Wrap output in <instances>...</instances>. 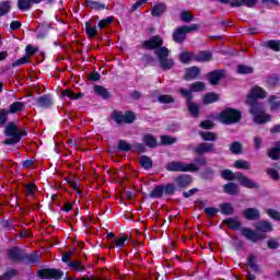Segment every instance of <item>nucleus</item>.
Returning <instances> with one entry per match:
<instances>
[{"mask_svg":"<svg viewBox=\"0 0 280 280\" xmlns=\"http://www.w3.org/2000/svg\"><path fill=\"white\" fill-rule=\"evenodd\" d=\"M140 48L147 51H153L156 56L160 67L163 71H170L174 67V60L170 59V49L163 46V37L154 35L140 43Z\"/></svg>","mask_w":280,"mask_h":280,"instance_id":"obj_1","label":"nucleus"},{"mask_svg":"<svg viewBox=\"0 0 280 280\" xmlns=\"http://www.w3.org/2000/svg\"><path fill=\"white\" fill-rule=\"evenodd\" d=\"M272 231H275L272 223H270L268 220H262L256 224V231L249 228H243L242 235H244L248 242L257 244V242H261L268 237L266 233H272Z\"/></svg>","mask_w":280,"mask_h":280,"instance_id":"obj_2","label":"nucleus"},{"mask_svg":"<svg viewBox=\"0 0 280 280\" xmlns=\"http://www.w3.org/2000/svg\"><path fill=\"white\" fill-rule=\"evenodd\" d=\"M221 178L223 180H237L241 187H245V189H260L259 183L246 177L243 173H233V171L226 168L221 172Z\"/></svg>","mask_w":280,"mask_h":280,"instance_id":"obj_3","label":"nucleus"},{"mask_svg":"<svg viewBox=\"0 0 280 280\" xmlns=\"http://www.w3.org/2000/svg\"><path fill=\"white\" fill-rule=\"evenodd\" d=\"M4 137H8L3 141L4 145H16L23 137H27V131H21L16 126V122L10 121L4 128Z\"/></svg>","mask_w":280,"mask_h":280,"instance_id":"obj_4","label":"nucleus"},{"mask_svg":"<svg viewBox=\"0 0 280 280\" xmlns=\"http://www.w3.org/2000/svg\"><path fill=\"white\" fill-rule=\"evenodd\" d=\"M217 119L224 126H233V124L242 121V112L237 108L225 107L217 115Z\"/></svg>","mask_w":280,"mask_h":280,"instance_id":"obj_5","label":"nucleus"},{"mask_svg":"<svg viewBox=\"0 0 280 280\" xmlns=\"http://www.w3.org/2000/svg\"><path fill=\"white\" fill-rule=\"evenodd\" d=\"M112 119L117 126H121V124L131 125L133 121H137V114L132 110H126L125 113L114 110L112 113Z\"/></svg>","mask_w":280,"mask_h":280,"instance_id":"obj_6","label":"nucleus"},{"mask_svg":"<svg viewBox=\"0 0 280 280\" xmlns=\"http://www.w3.org/2000/svg\"><path fill=\"white\" fill-rule=\"evenodd\" d=\"M37 277L43 280H60L65 277V272L56 268H43L37 270Z\"/></svg>","mask_w":280,"mask_h":280,"instance_id":"obj_7","label":"nucleus"},{"mask_svg":"<svg viewBox=\"0 0 280 280\" xmlns=\"http://www.w3.org/2000/svg\"><path fill=\"white\" fill-rule=\"evenodd\" d=\"M199 30V24L178 26L176 28V43H185V40H187V34H191V32H198Z\"/></svg>","mask_w":280,"mask_h":280,"instance_id":"obj_8","label":"nucleus"},{"mask_svg":"<svg viewBox=\"0 0 280 280\" xmlns=\"http://www.w3.org/2000/svg\"><path fill=\"white\" fill-rule=\"evenodd\" d=\"M183 97L186 100V107L188 113L195 118L200 117V105L194 102V94L190 92H183Z\"/></svg>","mask_w":280,"mask_h":280,"instance_id":"obj_9","label":"nucleus"},{"mask_svg":"<svg viewBox=\"0 0 280 280\" xmlns=\"http://www.w3.org/2000/svg\"><path fill=\"white\" fill-rule=\"evenodd\" d=\"M192 152L198 156H202V154H210L211 152H215V144L211 142H201L192 149Z\"/></svg>","mask_w":280,"mask_h":280,"instance_id":"obj_10","label":"nucleus"},{"mask_svg":"<svg viewBox=\"0 0 280 280\" xmlns=\"http://www.w3.org/2000/svg\"><path fill=\"white\" fill-rule=\"evenodd\" d=\"M36 104L39 108L47 110L54 107V95L52 94H44L36 98Z\"/></svg>","mask_w":280,"mask_h":280,"instance_id":"obj_11","label":"nucleus"},{"mask_svg":"<svg viewBox=\"0 0 280 280\" xmlns=\"http://www.w3.org/2000/svg\"><path fill=\"white\" fill-rule=\"evenodd\" d=\"M268 93L261 86H254L247 95V101L257 102L258 100H266Z\"/></svg>","mask_w":280,"mask_h":280,"instance_id":"obj_12","label":"nucleus"},{"mask_svg":"<svg viewBox=\"0 0 280 280\" xmlns=\"http://www.w3.org/2000/svg\"><path fill=\"white\" fill-rule=\"evenodd\" d=\"M225 75L226 74L224 73V70H213L207 73L208 82L212 86H218V84H220V81L223 80Z\"/></svg>","mask_w":280,"mask_h":280,"instance_id":"obj_13","label":"nucleus"},{"mask_svg":"<svg viewBox=\"0 0 280 280\" xmlns=\"http://www.w3.org/2000/svg\"><path fill=\"white\" fill-rule=\"evenodd\" d=\"M8 257L12 261H25V253H23V249L16 246L8 249Z\"/></svg>","mask_w":280,"mask_h":280,"instance_id":"obj_14","label":"nucleus"},{"mask_svg":"<svg viewBox=\"0 0 280 280\" xmlns=\"http://www.w3.org/2000/svg\"><path fill=\"white\" fill-rule=\"evenodd\" d=\"M247 106H249V114L254 117L255 115H259L266 112V107L264 103H259V101H246Z\"/></svg>","mask_w":280,"mask_h":280,"instance_id":"obj_15","label":"nucleus"},{"mask_svg":"<svg viewBox=\"0 0 280 280\" xmlns=\"http://www.w3.org/2000/svg\"><path fill=\"white\" fill-rule=\"evenodd\" d=\"M198 78H200V68L199 67L191 66V67L185 69L184 80H186V82H191L194 80H198Z\"/></svg>","mask_w":280,"mask_h":280,"instance_id":"obj_16","label":"nucleus"},{"mask_svg":"<svg viewBox=\"0 0 280 280\" xmlns=\"http://www.w3.org/2000/svg\"><path fill=\"white\" fill-rule=\"evenodd\" d=\"M176 172H190L196 174V172H200V166L195 163L176 162Z\"/></svg>","mask_w":280,"mask_h":280,"instance_id":"obj_17","label":"nucleus"},{"mask_svg":"<svg viewBox=\"0 0 280 280\" xmlns=\"http://www.w3.org/2000/svg\"><path fill=\"white\" fill-rule=\"evenodd\" d=\"M194 183V177L188 174H180L176 177V185L179 189H185Z\"/></svg>","mask_w":280,"mask_h":280,"instance_id":"obj_18","label":"nucleus"},{"mask_svg":"<svg viewBox=\"0 0 280 280\" xmlns=\"http://www.w3.org/2000/svg\"><path fill=\"white\" fill-rule=\"evenodd\" d=\"M205 89H207V85L205 84V82L197 81V82H194L190 84L189 90L180 88L179 93L183 97L184 92H188V93H190V95H192V93H201V91H205Z\"/></svg>","mask_w":280,"mask_h":280,"instance_id":"obj_19","label":"nucleus"},{"mask_svg":"<svg viewBox=\"0 0 280 280\" xmlns=\"http://www.w3.org/2000/svg\"><path fill=\"white\" fill-rule=\"evenodd\" d=\"M243 218L249 222H255L261 218V213L257 208H246L243 210Z\"/></svg>","mask_w":280,"mask_h":280,"instance_id":"obj_20","label":"nucleus"},{"mask_svg":"<svg viewBox=\"0 0 280 280\" xmlns=\"http://www.w3.org/2000/svg\"><path fill=\"white\" fill-rule=\"evenodd\" d=\"M38 3H43V0H18V9L21 12H27L32 10V5H38Z\"/></svg>","mask_w":280,"mask_h":280,"instance_id":"obj_21","label":"nucleus"},{"mask_svg":"<svg viewBox=\"0 0 280 280\" xmlns=\"http://www.w3.org/2000/svg\"><path fill=\"white\" fill-rule=\"evenodd\" d=\"M82 5L83 8H90L95 12H100L102 10H108V7H106L104 3L100 2L98 0H85V2Z\"/></svg>","mask_w":280,"mask_h":280,"instance_id":"obj_22","label":"nucleus"},{"mask_svg":"<svg viewBox=\"0 0 280 280\" xmlns=\"http://www.w3.org/2000/svg\"><path fill=\"white\" fill-rule=\"evenodd\" d=\"M272 120V116L270 114H266V112H262L260 114H256L253 116L254 124H257L258 126H264Z\"/></svg>","mask_w":280,"mask_h":280,"instance_id":"obj_23","label":"nucleus"},{"mask_svg":"<svg viewBox=\"0 0 280 280\" xmlns=\"http://www.w3.org/2000/svg\"><path fill=\"white\" fill-rule=\"evenodd\" d=\"M257 1L258 0H232L230 8H242V5H245V8H255Z\"/></svg>","mask_w":280,"mask_h":280,"instance_id":"obj_24","label":"nucleus"},{"mask_svg":"<svg viewBox=\"0 0 280 280\" xmlns=\"http://www.w3.org/2000/svg\"><path fill=\"white\" fill-rule=\"evenodd\" d=\"M215 102H220V94L215 92H208L202 97V104L205 106H209V104H215Z\"/></svg>","mask_w":280,"mask_h":280,"instance_id":"obj_25","label":"nucleus"},{"mask_svg":"<svg viewBox=\"0 0 280 280\" xmlns=\"http://www.w3.org/2000/svg\"><path fill=\"white\" fill-rule=\"evenodd\" d=\"M223 224L232 229V231H240L242 229V222L237 218H226L223 220Z\"/></svg>","mask_w":280,"mask_h":280,"instance_id":"obj_26","label":"nucleus"},{"mask_svg":"<svg viewBox=\"0 0 280 280\" xmlns=\"http://www.w3.org/2000/svg\"><path fill=\"white\" fill-rule=\"evenodd\" d=\"M223 194H228L229 196H237L240 194V186L233 182H230L223 185Z\"/></svg>","mask_w":280,"mask_h":280,"instance_id":"obj_27","label":"nucleus"},{"mask_svg":"<svg viewBox=\"0 0 280 280\" xmlns=\"http://www.w3.org/2000/svg\"><path fill=\"white\" fill-rule=\"evenodd\" d=\"M194 60H196V62H211V60H213V54L209 50H201L194 57Z\"/></svg>","mask_w":280,"mask_h":280,"instance_id":"obj_28","label":"nucleus"},{"mask_svg":"<svg viewBox=\"0 0 280 280\" xmlns=\"http://www.w3.org/2000/svg\"><path fill=\"white\" fill-rule=\"evenodd\" d=\"M43 259V255L39 252H33L31 254H24V261L34 266V264H38Z\"/></svg>","mask_w":280,"mask_h":280,"instance_id":"obj_29","label":"nucleus"},{"mask_svg":"<svg viewBox=\"0 0 280 280\" xmlns=\"http://www.w3.org/2000/svg\"><path fill=\"white\" fill-rule=\"evenodd\" d=\"M142 141L147 145V148H151V150H154V148H159V141L153 135H144Z\"/></svg>","mask_w":280,"mask_h":280,"instance_id":"obj_30","label":"nucleus"},{"mask_svg":"<svg viewBox=\"0 0 280 280\" xmlns=\"http://www.w3.org/2000/svg\"><path fill=\"white\" fill-rule=\"evenodd\" d=\"M199 178L201 180H213L215 178V170L211 167H206L203 171L199 173Z\"/></svg>","mask_w":280,"mask_h":280,"instance_id":"obj_31","label":"nucleus"},{"mask_svg":"<svg viewBox=\"0 0 280 280\" xmlns=\"http://www.w3.org/2000/svg\"><path fill=\"white\" fill-rule=\"evenodd\" d=\"M112 152L118 150V152H130L132 150V144L128 143L126 140H118L117 147H112Z\"/></svg>","mask_w":280,"mask_h":280,"instance_id":"obj_32","label":"nucleus"},{"mask_svg":"<svg viewBox=\"0 0 280 280\" xmlns=\"http://www.w3.org/2000/svg\"><path fill=\"white\" fill-rule=\"evenodd\" d=\"M94 93L102 100H110V92L103 85H94Z\"/></svg>","mask_w":280,"mask_h":280,"instance_id":"obj_33","label":"nucleus"},{"mask_svg":"<svg viewBox=\"0 0 280 280\" xmlns=\"http://www.w3.org/2000/svg\"><path fill=\"white\" fill-rule=\"evenodd\" d=\"M85 34L88 38L92 39L100 34V31H97V26L95 24H92L91 22H85Z\"/></svg>","mask_w":280,"mask_h":280,"instance_id":"obj_34","label":"nucleus"},{"mask_svg":"<svg viewBox=\"0 0 280 280\" xmlns=\"http://www.w3.org/2000/svg\"><path fill=\"white\" fill-rule=\"evenodd\" d=\"M164 198H170L176 194V184L167 183L162 185Z\"/></svg>","mask_w":280,"mask_h":280,"instance_id":"obj_35","label":"nucleus"},{"mask_svg":"<svg viewBox=\"0 0 280 280\" xmlns=\"http://www.w3.org/2000/svg\"><path fill=\"white\" fill-rule=\"evenodd\" d=\"M165 195L163 192V186L156 185L154 188L150 191L149 198H153L154 200H161V198H164Z\"/></svg>","mask_w":280,"mask_h":280,"instance_id":"obj_36","label":"nucleus"},{"mask_svg":"<svg viewBox=\"0 0 280 280\" xmlns=\"http://www.w3.org/2000/svg\"><path fill=\"white\" fill-rule=\"evenodd\" d=\"M61 97H68V100H82L84 97V93L80 92L75 94L70 89H66L61 91Z\"/></svg>","mask_w":280,"mask_h":280,"instance_id":"obj_37","label":"nucleus"},{"mask_svg":"<svg viewBox=\"0 0 280 280\" xmlns=\"http://www.w3.org/2000/svg\"><path fill=\"white\" fill-rule=\"evenodd\" d=\"M165 10H167V5H165V3H163V2L156 3L151 9V15L152 16H161L162 14H164Z\"/></svg>","mask_w":280,"mask_h":280,"instance_id":"obj_38","label":"nucleus"},{"mask_svg":"<svg viewBox=\"0 0 280 280\" xmlns=\"http://www.w3.org/2000/svg\"><path fill=\"white\" fill-rule=\"evenodd\" d=\"M268 156L271 161H279L280 159V141L276 142V145L268 151Z\"/></svg>","mask_w":280,"mask_h":280,"instance_id":"obj_39","label":"nucleus"},{"mask_svg":"<svg viewBox=\"0 0 280 280\" xmlns=\"http://www.w3.org/2000/svg\"><path fill=\"white\" fill-rule=\"evenodd\" d=\"M220 211L223 215H233L235 208H233V203L231 202H223L220 205Z\"/></svg>","mask_w":280,"mask_h":280,"instance_id":"obj_40","label":"nucleus"},{"mask_svg":"<svg viewBox=\"0 0 280 280\" xmlns=\"http://www.w3.org/2000/svg\"><path fill=\"white\" fill-rule=\"evenodd\" d=\"M139 163L142 167V170H152V165H154V162H152V159L148 155L140 156Z\"/></svg>","mask_w":280,"mask_h":280,"instance_id":"obj_41","label":"nucleus"},{"mask_svg":"<svg viewBox=\"0 0 280 280\" xmlns=\"http://www.w3.org/2000/svg\"><path fill=\"white\" fill-rule=\"evenodd\" d=\"M25 103L23 102H14L9 106V115H14L16 113H21V110H24Z\"/></svg>","mask_w":280,"mask_h":280,"instance_id":"obj_42","label":"nucleus"},{"mask_svg":"<svg viewBox=\"0 0 280 280\" xmlns=\"http://www.w3.org/2000/svg\"><path fill=\"white\" fill-rule=\"evenodd\" d=\"M129 237L128 235H122L119 238H114V246H109V248H119V250H121V248L126 247V242H128Z\"/></svg>","mask_w":280,"mask_h":280,"instance_id":"obj_43","label":"nucleus"},{"mask_svg":"<svg viewBox=\"0 0 280 280\" xmlns=\"http://www.w3.org/2000/svg\"><path fill=\"white\" fill-rule=\"evenodd\" d=\"M266 82L267 86H269L270 89H275V86H279L280 84V75L273 73L267 78Z\"/></svg>","mask_w":280,"mask_h":280,"instance_id":"obj_44","label":"nucleus"},{"mask_svg":"<svg viewBox=\"0 0 280 280\" xmlns=\"http://www.w3.org/2000/svg\"><path fill=\"white\" fill-rule=\"evenodd\" d=\"M199 136L202 141H218V133L213 131H200Z\"/></svg>","mask_w":280,"mask_h":280,"instance_id":"obj_45","label":"nucleus"},{"mask_svg":"<svg viewBox=\"0 0 280 280\" xmlns=\"http://www.w3.org/2000/svg\"><path fill=\"white\" fill-rule=\"evenodd\" d=\"M10 10H12V2L10 0L0 2V16H5V14H10Z\"/></svg>","mask_w":280,"mask_h":280,"instance_id":"obj_46","label":"nucleus"},{"mask_svg":"<svg viewBox=\"0 0 280 280\" xmlns=\"http://www.w3.org/2000/svg\"><path fill=\"white\" fill-rule=\"evenodd\" d=\"M113 23H115V16L109 15L103 20H100L97 27H98V30H106V27H108Z\"/></svg>","mask_w":280,"mask_h":280,"instance_id":"obj_47","label":"nucleus"},{"mask_svg":"<svg viewBox=\"0 0 280 280\" xmlns=\"http://www.w3.org/2000/svg\"><path fill=\"white\" fill-rule=\"evenodd\" d=\"M14 277H19V271L15 268H9L2 276H0V280H12Z\"/></svg>","mask_w":280,"mask_h":280,"instance_id":"obj_48","label":"nucleus"},{"mask_svg":"<svg viewBox=\"0 0 280 280\" xmlns=\"http://www.w3.org/2000/svg\"><path fill=\"white\" fill-rule=\"evenodd\" d=\"M178 58L183 65H189V62L194 60L195 56L194 52L184 51L179 54Z\"/></svg>","mask_w":280,"mask_h":280,"instance_id":"obj_49","label":"nucleus"},{"mask_svg":"<svg viewBox=\"0 0 280 280\" xmlns=\"http://www.w3.org/2000/svg\"><path fill=\"white\" fill-rule=\"evenodd\" d=\"M194 19L195 16L192 15V13L187 10L182 11L179 14V20L182 21V23H191Z\"/></svg>","mask_w":280,"mask_h":280,"instance_id":"obj_50","label":"nucleus"},{"mask_svg":"<svg viewBox=\"0 0 280 280\" xmlns=\"http://www.w3.org/2000/svg\"><path fill=\"white\" fill-rule=\"evenodd\" d=\"M265 47H268V49H271V51H280V40L270 39L265 43Z\"/></svg>","mask_w":280,"mask_h":280,"instance_id":"obj_51","label":"nucleus"},{"mask_svg":"<svg viewBox=\"0 0 280 280\" xmlns=\"http://www.w3.org/2000/svg\"><path fill=\"white\" fill-rule=\"evenodd\" d=\"M247 264L253 272H259V265H257V257L252 255L247 258Z\"/></svg>","mask_w":280,"mask_h":280,"instance_id":"obj_52","label":"nucleus"},{"mask_svg":"<svg viewBox=\"0 0 280 280\" xmlns=\"http://www.w3.org/2000/svg\"><path fill=\"white\" fill-rule=\"evenodd\" d=\"M50 28H51V25H47V26L42 25L37 33V39L43 40V38H47Z\"/></svg>","mask_w":280,"mask_h":280,"instance_id":"obj_53","label":"nucleus"},{"mask_svg":"<svg viewBox=\"0 0 280 280\" xmlns=\"http://www.w3.org/2000/svg\"><path fill=\"white\" fill-rule=\"evenodd\" d=\"M243 151H244V148L242 147V143L237 141H234L231 143L230 152H232V154H242Z\"/></svg>","mask_w":280,"mask_h":280,"instance_id":"obj_54","label":"nucleus"},{"mask_svg":"<svg viewBox=\"0 0 280 280\" xmlns=\"http://www.w3.org/2000/svg\"><path fill=\"white\" fill-rule=\"evenodd\" d=\"M131 150L132 152H138V154H143L147 152L148 149L145 148V144L135 142L131 144Z\"/></svg>","mask_w":280,"mask_h":280,"instance_id":"obj_55","label":"nucleus"},{"mask_svg":"<svg viewBox=\"0 0 280 280\" xmlns=\"http://www.w3.org/2000/svg\"><path fill=\"white\" fill-rule=\"evenodd\" d=\"M278 100H279V96H277V95L269 96L268 102H269V104L271 106V110H279V108H280V101L278 102Z\"/></svg>","mask_w":280,"mask_h":280,"instance_id":"obj_56","label":"nucleus"},{"mask_svg":"<svg viewBox=\"0 0 280 280\" xmlns=\"http://www.w3.org/2000/svg\"><path fill=\"white\" fill-rule=\"evenodd\" d=\"M237 71L241 75H248V74L253 73L255 71V69H253V67H250V66L240 65L237 67Z\"/></svg>","mask_w":280,"mask_h":280,"instance_id":"obj_57","label":"nucleus"},{"mask_svg":"<svg viewBox=\"0 0 280 280\" xmlns=\"http://www.w3.org/2000/svg\"><path fill=\"white\" fill-rule=\"evenodd\" d=\"M234 167H236V170H250V164L246 160H236Z\"/></svg>","mask_w":280,"mask_h":280,"instance_id":"obj_58","label":"nucleus"},{"mask_svg":"<svg viewBox=\"0 0 280 280\" xmlns=\"http://www.w3.org/2000/svg\"><path fill=\"white\" fill-rule=\"evenodd\" d=\"M172 143H176L175 138H172L167 135L161 136V140L159 142V145H172Z\"/></svg>","mask_w":280,"mask_h":280,"instance_id":"obj_59","label":"nucleus"},{"mask_svg":"<svg viewBox=\"0 0 280 280\" xmlns=\"http://www.w3.org/2000/svg\"><path fill=\"white\" fill-rule=\"evenodd\" d=\"M142 60L144 62V67H154V65H156V58L152 57V55H144Z\"/></svg>","mask_w":280,"mask_h":280,"instance_id":"obj_60","label":"nucleus"},{"mask_svg":"<svg viewBox=\"0 0 280 280\" xmlns=\"http://www.w3.org/2000/svg\"><path fill=\"white\" fill-rule=\"evenodd\" d=\"M35 54H38V47L27 45L25 48V57L30 60V58H32V56H34Z\"/></svg>","mask_w":280,"mask_h":280,"instance_id":"obj_61","label":"nucleus"},{"mask_svg":"<svg viewBox=\"0 0 280 280\" xmlns=\"http://www.w3.org/2000/svg\"><path fill=\"white\" fill-rule=\"evenodd\" d=\"M8 115H10L8 109L0 108V126H4L8 122Z\"/></svg>","mask_w":280,"mask_h":280,"instance_id":"obj_62","label":"nucleus"},{"mask_svg":"<svg viewBox=\"0 0 280 280\" xmlns=\"http://www.w3.org/2000/svg\"><path fill=\"white\" fill-rule=\"evenodd\" d=\"M30 63V59L28 57H22L20 59H18L16 61L11 63L12 69H16V67H21V65H28Z\"/></svg>","mask_w":280,"mask_h":280,"instance_id":"obj_63","label":"nucleus"},{"mask_svg":"<svg viewBox=\"0 0 280 280\" xmlns=\"http://www.w3.org/2000/svg\"><path fill=\"white\" fill-rule=\"evenodd\" d=\"M267 215L271 218V220H276V222H280V212L275 209H267Z\"/></svg>","mask_w":280,"mask_h":280,"instance_id":"obj_64","label":"nucleus"}]
</instances>
